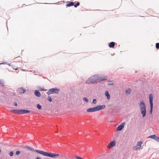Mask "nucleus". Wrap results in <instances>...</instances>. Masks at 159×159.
I'll return each mask as SVG.
<instances>
[{"instance_id": "1", "label": "nucleus", "mask_w": 159, "mask_h": 159, "mask_svg": "<svg viewBox=\"0 0 159 159\" xmlns=\"http://www.w3.org/2000/svg\"><path fill=\"white\" fill-rule=\"evenodd\" d=\"M107 80V77L102 74H97L92 76L86 81V84H95Z\"/></svg>"}, {"instance_id": "2", "label": "nucleus", "mask_w": 159, "mask_h": 159, "mask_svg": "<svg viewBox=\"0 0 159 159\" xmlns=\"http://www.w3.org/2000/svg\"><path fill=\"white\" fill-rule=\"evenodd\" d=\"M139 107L141 114L143 117H144L146 115V105L143 101H141L139 103Z\"/></svg>"}, {"instance_id": "3", "label": "nucleus", "mask_w": 159, "mask_h": 159, "mask_svg": "<svg viewBox=\"0 0 159 159\" xmlns=\"http://www.w3.org/2000/svg\"><path fill=\"white\" fill-rule=\"evenodd\" d=\"M59 90V89L57 88H52L49 89L47 92V93L48 95H49L51 94L56 93L57 94Z\"/></svg>"}, {"instance_id": "4", "label": "nucleus", "mask_w": 159, "mask_h": 159, "mask_svg": "<svg viewBox=\"0 0 159 159\" xmlns=\"http://www.w3.org/2000/svg\"><path fill=\"white\" fill-rule=\"evenodd\" d=\"M106 106L105 105H99L98 106H96V111H98L99 110H102L104 109L105 107Z\"/></svg>"}, {"instance_id": "5", "label": "nucleus", "mask_w": 159, "mask_h": 159, "mask_svg": "<svg viewBox=\"0 0 159 159\" xmlns=\"http://www.w3.org/2000/svg\"><path fill=\"white\" fill-rule=\"evenodd\" d=\"M125 125V122H123L119 125L117 128V131H121L124 128Z\"/></svg>"}, {"instance_id": "6", "label": "nucleus", "mask_w": 159, "mask_h": 159, "mask_svg": "<svg viewBox=\"0 0 159 159\" xmlns=\"http://www.w3.org/2000/svg\"><path fill=\"white\" fill-rule=\"evenodd\" d=\"M59 155L58 154L54 153L50 154V153H49L47 152V153H46V156H48V157H55L58 156Z\"/></svg>"}, {"instance_id": "7", "label": "nucleus", "mask_w": 159, "mask_h": 159, "mask_svg": "<svg viewBox=\"0 0 159 159\" xmlns=\"http://www.w3.org/2000/svg\"><path fill=\"white\" fill-rule=\"evenodd\" d=\"M116 142L115 141H113L110 142L108 145L107 147L108 148H111V147L115 146L116 145Z\"/></svg>"}, {"instance_id": "8", "label": "nucleus", "mask_w": 159, "mask_h": 159, "mask_svg": "<svg viewBox=\"0 0 159 159\" xmlns=\"http://www.w3.org/2000/svg\"><path fill=\"white\" fill-rule=\"evenodd\" d=\"M34 152H36L40 154H41L44 156H46L47 153V152H44L42 151L39 150H34Z\"/></svg>"}, {"instance_id": "9", "label": "nucleus", "mask_w": 159, "mask_h": 159, "mask_svg": "<svg viewBox=\"0 0 159 159\" xmlns=\"http://www.w3.org/2000/svg\"><path fill=\"white\" fill-rule=\"evenodd\" d=\"M86 111L87 112H93L96 111H97L96 110V107H95L93 108H90L88 109Z\"/></svg>"}, {"instance_id": "10", "label": "nucleus", "mask_w": 159, "mask_h": 159, "mask_svg": "<svg viewBox=\"0 0 159 159\" xmlns=\"http://www.w3.org/2000/svg\"><path fill=\"white\" fill-rule=\"evenodd\" d=\"M153 96L152 94H150L149 95V102L150 105L153 104Z\"/></svg>"}, {"instance_id": "11", "label": "nucleus", "mask_w": 159, "mask_h": 159, "mask_svg": "<svg viewBox=\"0 0 159 159\" xmlns=\"http://www.w3.org/2000/svg\"><path fill=\"white\" fill-rule=\"evenodd\" d=\"M30 111L26 110H20V114H25L27 113H29Z\"/></svg>"}, {"instance_id": "12", "label": "nucleus", "mask_w": 159, "mask_h": 159, "mask_svg": "<svg viewBox=\"0 0 159 159\" xmlns=\"http://www.w3.org/2000/svg\"><path fill=\"white\" fill-rule=\"evenodd\" d=\"M11 112L15 114H20V110H11Z\"/></svg>"}, {"instance_id": "13", "label": "nucleus", "mask_w": 159, "mask_h": 159, "mask_svg": "<svg viewBox=\"0 0 159 159\" xmlns=\"http://www.w3.org/2000/svg\"><path fill=\"white\" fill-rule=\"evenodd\" d=\"M34 93L35 95L38 97H39L41 96V93L38 90H35Z\"/></svg>"}, {"instance_id": "14", "label": "nucleus", "mask_w": 159, "mask_h": 159, "mask_svg": "<svg viewBox=\"0 0 159 159\" xmlns=\"http://www.w3.org/2000/svg\"><path fill=\"white\" fill-rule=\"evenodd\" d=\"M105 95L107 97V99L109 100L110 99V96L108 91H106L105 93Z\"/></svg>"}, {"instance_id": "15", "label": "nucleus", "mask_w": 159, "mask_h": 159, "mask_svg": "<svg viewBox=\"0 0 159 159\" xmlns=\"http://www.w3.org/2000/svg\"><path fill=\"white\" fill-rule=\"evenodd\" d=\"M19 91L21 93H25L26 92L25 90L22 87L19 88Z\"/></svg>"}, {"instance_id": "16", "label": "nucleus", "mask_w": 159, "mask_h": 159, "mask_svg": "<svg viewBox=\"0 0 159 159\" xmlns=\"http://www.w3.org/2000/svg\"><path fill=\"white\" fill-rule=\"evenodd\" d=\"M131 92V90L130 89H128L125 91L126 95H129Z\"/></svg>"}, {"instance_id": "17", "label": "nucleus", "mask_w": 159, "mask_h": 159, "mask_svg": "<svg viewBox=\"0 0 159 159\" xmlns=\"http://www.w3.org/2000/svg\"><path fill=\"white\" fill-rule=\"evenodd\" d=\"M141 147V146H140V147L138 145H137L136 144V145H135V146H134L133 147V149L134 150H136L137 149H139Z\"/></svg>"}, {"instance_id": "18", "label": "nucleus", "mask_w": 159, "mask_h": 159, "mask_svg": "<svg viewBox=\"0 0 159 159\" xmlns=\"http://www.w3.org/2000/svg\"><path fill=\"white\" fill-rule=\"evenodd\" d=\"M115 45V43L114 42H112L110 43L109 44V46L110 48H113Z\"/></svg>"}, {"instance_id": "19", "label": "nucleus", "mask_w": 159, "mask_h": 159, "mask_svg": "<svg viewBox=\"0 0 159 159\" xmlns=\"http://www.w3.org/2000/svg\"><path fill=\"white\" fill-rule=\"evenodd\" d=\"M25 147L26 148L32 151H34V149L30 147V146H25Z\"/></svg>"}, {"instance_id": "20", "label": "nucleus", "mask_w": 159, "mask_h": 159, "mask_svg": "<svg viewBox=\"0 0 159 159\" xmlns=\"http://www.w3.org/2000/svg\"><path fill=\"white\" fill-rule=\"evenodd\" d=\"M74 5V2H71L70 3L67 4L66 5V6L67 7H70L71 6H73Z\"/></svg>"}, {"instance_id": "21", "label": "nucleus", "mask_w": 159, "mask_h": 159, "mask_svg": "<svg viewBox=\"0 0 159 159\" xmlns=\"http://www.w3.org/2000/svg\"><path fill=\"white\" fill-rule=\"evenodd\" d=\"M4 82L3 80H0V85L1 86H4Z\"/></svg>"}, {"instance_id": "22", "label": "nucleus", "mask_w": 159, "mask_h": 159, "mask_svg": "<svg viewBox=\"0 0 159 159\" xmlns=\"http://www.w3.org/2000/svg\"><path fill=\"white\" fill-rule=\"evenodd\" d=\"M142 143H143L142 141H140L138 142L137 145H138L140 147L141 145L142 144Z\"/></svg>"}, {"instance_id": "23", "label": "nucleus", "mask_w": 159, "mask_h": 159, "mask_svg": "<svg viewBox=\"0 0 159 159\" xmlns=\"http://www.w3.org/2000/svg\"><path fill=\"white\" fill-rule=\"evenodd\" d=\"M108 84L110 85H112L113 84V82L112 81H110L108 82Z\"/></svg>"}, {"instance_id": "24", "label": "nucleus", "mask_w": 159, "mask_h": 159, "mask_svg": "<svg viewBox=\"0 0 159 159\" xmlns=\"http://www.w3.org/2000/svg\"><path fill=\"white\" fill-rule=\"evenodd\" d=\"M156 135H155L154 134V135H151L150 136L149 138H150L152 139H155V137H156Z\"/></svg>"}, {"instance_id": "25", "label": "nucleus", "mask_w": 159, "mask_h": 159, "mask_svg": "<svg viewBox=\"0 0 159 159\" xmlns=\"http://www.w3.org/2000/svg\"><path fill=\"white\" fill-rule=\"evenodd\" d=\"M38 89L41 91H44V88L42 87H39L38 88Z\"/></svg>"}, {"instance_id": "26", "label": "nucleus", "mask_w": 159, "mask_h": 159, "mask_svg": "<svg viewBox=\"0 0 159 159\" xmlns=\"http://www.w3.org/2000/svg\"><path fill=\"white\" fill-rule=\"evenodd\" d=\"M37 107L39 110L41 109L42 108L41 106L39 104L37 105Z\"/></svg>"}, {"instance_id": "27", "label": "nucleus", "mask_w": 159, "mask_h": 159, "mask_svg": "<svg viewBox=\"0 0 159 159\" xmlns=\"http://www.w3.org/2000/svg\"><path fill=\"white\" fill-rule=\"evenodd\" d=\"M83 100L85 101L86 102H89L88 99L86 97H84L83 98Z\"/></svg>"}, {"instance_id": "28", "label": "nucleus", "mask_w": 159, "mask_h": 159, "mask_svg": "<svg viewBox=\"0 0 159 159\" xmlns=\"http://www.w3.org/2000/svg\"><path fill=\"white\" fill-rule=\"evenodd\" d=\"M153 106V104L150 105V113H152V112Z\"/></svg>"}, {"instance_id": "29", "label": "nucleus", "mask_w": 159, "mask_h": 159, "mask_svg": "<svg viewBox=\"0 0 159 159\" xmlns=\"http://www.w3.org/2000/svg\"><path fill=\"white\" fill-rule=\"evenodd\" d=\"M97 101L96 99H94L92 101V103L94 104H96L97 103Z\"/></svg>"}, {"instance_id": "30", "label": "nucleus", "mask_w": 159, "mask_h": 159, "mask_svg": "<svg viewBox=\"0 0 159 159\" xmlns=\"http://www.w3.org/2000/svg\"><path fill=\"white\" fill-rule=\"evenodd\" d=\"M80 3L79 2H77L76 4L74 5V7H76L77 6H79L80 5Z\"/></svg>"}, {"instance_id": "31", "label": "nucleus", "mask_w": 159, "mask_h": 159, "mask_svg": "<svg viewBox=\"0 0 159 159\" xmlns=\"http://www.w3.org/2000/svg\"><path fill=\"white\" fill-rule=\"evenodd\" d=\"M47 99L50 102H51L52 101V99L50 97H48Z\"/></svg>"}, {"instance_id": "32", "label": "nucleus", "mask_w": 159, "mask_h": 159, "mask_svg": "<svg viewBox=\"0 0 159 159\" xmlns=\"http://www.w3.org/2000/svg\"><path fill=\"white\" fill-rule=\"evenodd\" d=\"M156 48L157 49L159 48V43H157L156 44Z\"/></svg>"}, {"instance_id": "33", "label": "nucleus", "mask_w": 159, "mask_h": 159, "mask_svg": "<svg viewBox=\"0 0 159 159\" xmlns=\"http://www.w3.org/2000/svg\"><path fill=\"white\" fill-rule=\"evenodd\" d=\"M14 154V152L13 151L9 153V155L11 156H13Z\"/></svg>"}, {"instance_id": "34", "label": "nucleus", "mask_w": 159, "mask_h": 159, "mask_svg": "<svg viewBox=\"0 0 159 159\" xmlns=\"http://www.w3.org/2000/svg\"><path fill=\"white\" fill-rule=\"evenodd\" d=\"M155 140L159 142V138L158 137H157V136L155 137Z\"/></svg>"}, {"instance_id": "35", "label": "nucleus", "mask_w": 159, "mask_h": 159, "mask_svg": "<svg viewBox=\"0 0 159 159\" xmlns=\"http://www.w3.org/2000/svg\"><path fill=\"white\" fill-rule=\"evenodd\" d=\"M7 64V62H4L2 63H0V65H3V64Z\"/></svg>"}, {"instance_id": "36", "label": "nucleus", "mask_w": 159, "mask_h": 159, "mask_svg": "<svg viewBox=\"0 0 159 159\" xmlns=\"http://www.w3.org/2000/svg\"><path fill=\"white\" fill-rule=\"evenodd\" d=\"M20 153V151H17L16 152V155H19Z\"/></svg>"}, {"instance_id": "37", "label": "nucleus", "mask_w": 159, "mask_h": 159, "mask_svg": "<svg viewBox=\"0 0 159 159\" xmlns=\"http://www.w3.org/2000/svg\"><path fill=\"white\" fill-rule=\"evenodd\" d=\"M11 67L14 70H17L18 69V68H14V67H13V66L12 65V66Z\"/></svg>"}, {"instance_id": "38", "label": "nucleus", "mask_w": 159, "mask_h": 159, "mask_svg": "<svg viewBox=\"0 0 159 159\" xmlns=\"http://www.w3.org/2000/svg\"><path fill=\"white\" fill-rule=\"evenodd\" d=\"M14 104L15 106H17V103L16 102H14Z\"/></svg>"}, {"instance_id": "39", "label": "nucleus", "mask_w": 159, "mask_h": 159, "mask_svg": "<svg viewBox=\"0 0 159 159\" xmlns=\"http://www.w3.org/2000/svg\"><path fill=\"white\" fill-rule=\"evenodd\" d=\"M7 64L9 66H11V67L12 66V65H11L10 64Z\"/></svg>"}, {"instance_id": "40", "label": "nucleus", "mask_w": 159, "mask_h": 159, "mask_svg": "<svg viewBox=\"0 0 159 159\" xmlns=\"http://www.w3.org/2000/svg\"><path fill=\"white\" fill-rule=\"evenodd\" d=\"M35 159H41V158H40V157H38L37 158Z\"/></svg>"}]
</instances>
